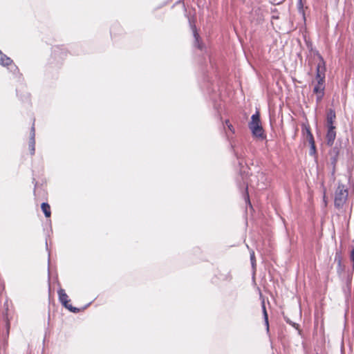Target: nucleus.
Listing matches in <instances>:
<instances>
[{"label": "nucleus", "instance_id": "4", "mask_svg": "<svg viewBox=\"0 0 354 354\" xmlns=\"http://www.w3.org/2000/svg\"><path fill=\"white\" fill-rule=\"evenodd\" d=\"M58 296L60 302L65 308H66L71 312L76 313L78 311L77 308L73 307L71 305L68 304L70 300L68 299V296L65 292V290L64 289L60 288L58 290Z\"/></svg>", "mask_w": 354, "mask_h": 354}, {"label": "nucleus", "instance_id": "3", "mask_svg": "<svg viewBox=\"0 0 354 354\" xmlns=\"http://www.w3.org/2000/svg\"><path fill=\"white\" fill-rule=\"evenodd\" d=\"M348 190L342 185H338L335 193L334 203L337 208L343 207L348 198Z\"/></svg>", "mask_w": 354, "mask_h": 354}, {"label": "nucleus", "instance_id": "1", "mask_svg": "<svg viewBox=\"0 0 354 354\" xmlns=\"http://www.w3.org/2000/svg\"><path fill=\"white\" fill-rule=\"evenodd\" d=\"M325 63L322 57L319 56V62L317 66V75L313 88V93L316 95L317 102L319 103L322 100L324 95V79H325Z\"/></svg>", "mask_w": 354, "mask_h": 354}, {"label": "nucleus", "instance_id": "10", "mask_svg": "<svg viewBox=\"0 0 354 354\" xmlns=\"http://www.w3.org/2000/svg\"><path fill=\"white\" fill-rule=\"evenodd\" d=\"M41 209L43 212L44 213L46 217H50V205L46 203H43L41 204Z\"/></svg>", "mask_w": 354, "mask_h": 354}, {"label": "nucleus", "instance_id": "17", "mask_svg": "<svg viewBox=\"0 0 354 354\" xmlns=\"http://www.w3.org/2000/svg\"><path fill=\"white\" fill-rule=\"evenodd\" d=\"M250 186H253V179H250Z\"/></svg>", "mask_w": 354, "mask_h": 354}, {"label": "nucleus", "instance_id": "11", "mask_svg": "<svg viewBox=\"0 0 354 354\" xmlns=\"http://www.w3.org/2000/svg\"><path fill=\"white\" fill-rule=\"evenodd\" d=\"M262 308H263L264 321H265V323L266 325L267 330H269L268 317V313H267L264 303H263V304H262Z\"/></svg>", "mask_w": 354, "mask_h": 354}, {"label": "nucleus", "instance_id": "12", "mask_svg": "<svg viewBox=\"0 0 354 354\" xmlns=\"http://www.w3.org/2000/svg\"><path fill=\"white\" fill-rule=\"evenodd\" d=\"M225 124L227 125L228 129L232 133H234V129L233 126L230 123L229 120L225 121Z\"/></svg>", "mask_w": 354, "mask_h": 354}, {"label": "nucleus", "instance_id": "9", "mask_svg": "<svg viewBox=\"0 0 354 354\" xmlns=\"http://www.w3.org/2000/svg\"><path fill=\"white\" fill-rule=\"evenodd\" d=\"M35 127H32L31 129V138L30 142V148L32 154L35 153Z\"/></svg>", "mask_w": 354, "mask_h": 354}, {"label": "nucleus", "instance_id": "18", "mask_svg": "<svg viewBox=\"0 0 354 354\" xmlns=\"http://www.w3.org/2000/svg\"><path fill=\"white\" fill-rule=\"evenodd\" d=\"M301 6V0L299 1V6Z\"/></svg>", "mask_w": 354, "mask_h": 354}, {"label": "nucleus", "instance_id": "5", "mask_svg": "<svg viewBox=\"0 0 354 354\" xmlns=\"http://www.w3.org/2000/svg\"><path fill=\"white\" fill-rule=\"evenodd\" d=\"M335 127L334 126L328 127L326 141L328 146H332L334 143L336 137V132L335 131Z\"/></svg>", "mask_w": 354, "mask_h": 354}, {"label": "nucleus", "instance_id": "7", "mask_svg": "<svg viewBox=\"0 0 354 354\" xmlns=\"http://www.w3.org/2000/svg\"><path fill=\"white\" fill-rule=\"evenodd\" d=\"M12 59L0 51V64L3 66H8L12 63Z\"/></svg>", "mask_w": 354, "mask_h": 354}, {"label": "nucleus", "instance_id": "15", "mask_svg": "<svg viewBox=\"0 0 354 354\" xmlns=\"http://www.w3.org/2000/svg\"><path fill=\"white\" fill-rule=\"evenodd\" d=\"M192 28H193L194 36L196 39V41H198L199 35H198V33L196 32V28L193 27Z\"/></svg>", "mask_w": 354, "mask_h": 354}, {"label": "nucleus", "instance_id": "8", "mask_svg": "<svg viewBox=\"0 0 354 354\" xmlns=\"http://www.w3.org/2000/svg\"><path fill=\"white\" fill-rule=\"evenodd\" d=\"M335 118V112L330 109L328 111V113H327V124H328V127L329 126H333V121Z\"/></svg>", "mask_w": 354, "mask_h": 354}, {"label": "nucleus", "instance_id": "2", "mask_svg": "<svg viewBox=\"0 0 354 354\" xmlns=\"http://www.w3.org/2000/svg\"><path fill=\"white\" fill-rule=\"evenodd\" d=\"M249 128L254 136L263 138V129L260 120L259 113L257 112L251 117V121L249 123Z\"/></svg>", "mask_w": 354, "mask_h": 354}, {"label": "nucleus", "instance_id": "13", "mask_svg": "<svg viewBox=\"0 0 354 354\" xmlns=\"http://www.w3.org/2000/svg\"><path fill=\"white\" fill-rule=\"evenodd\" d=\"M302 130L305 136H306V135H308V133H311L310 128L307 126H304Z\"/></svg>", "mask_w": 354, "mask_h": 354}, {"label": "nucleus", "instance_id": "16", "mask_svg": "<svg viewBox=\"0 0 354 354\" xmlns=\"http://www.w3.org/2000/svg\"><path fill=\"white\" fill-rule=\"evenodd\" d=\"M351 261L353 263V267H354V248L351 250Z\"/></svg>", "mask_w": 354, "mask_h": 354}, {"label": "nucleus", "instance_id": "14", "mask_svg": "<svg viewBox=\"0 0 354 354\" xmlns=\"http://www.w3.org/2000/svg\"><path fill=\"white\" fill-rule=\"evenodd\" d=\"M250 260H251L252 266L254 268V266H255V257H254V252H252L250 253Z\"/></svg>", "mask_w": 354, "mask_h": 354}, {"label": "nucleus", "instance_id": "6", "mask_svg": "<svg viewBox=\"0 0 354 354\" xmlns=\"http://www.w3.org/2000/svg\"><path fill=\"white\" fill-rule=\"evenodd\" d=\"M306 140L309 142L310 145V154L313 155L315 153V144L314 138L312 133H308V135H306Z\"/></svg>", "mask_w": 354, "mask_h": 354}]
</instances>
